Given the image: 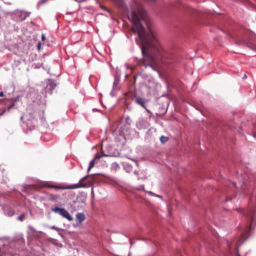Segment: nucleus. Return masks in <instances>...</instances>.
Wrapping results in <instances>:
<instances>
[{"instance_id":"f257e3e1","label":"nucleus","mask_w":256,"mask_h":256,"mask_svg":"<svg viewBox=\"0 0 256 256\" xmlns=\"http://www.w3.org/2000/svg\"><path fill=\"white\" fill-rule=\"evenodd\" d=\"M132 30L137 33L140 42L144 64L152 66L156 60L164 64H171L176 62V56L171 52L164 50L157 40L150 28L146 17V12L138 3L134 2L132 10Z\"/></svg>"},{"instance_id":"f03ea898","label":"nucleus","mask_w":256,"mask_h":256,"mask_svg":"<svg viewBox=\"0 0 256 256\" xmlns=\"http://www.w3.org/2000/svg\"><path fill=\"white\" fill-rule=\"evenodd\" d=\"M52 210L55 213L59 214L60 216L70 221L72 220V217L70 214L64 208L58 207L52 208Z\"/></svg>"},{"instance_id":"7ed1b4c3","label":"nucleus","mask_w":256,"mask_h":256,"mask_svg":"<svg viewBox=\"0 0 256 256\" xmlns=\"http://www.w3.org/2000/svg\"><path fill=\"white\" fill-rule=\"evenodd\" d=\"M84 186V184H76L70 186H69L68 187H67L66 188L57 186H54V185H51L49 184H45L43 185V187H46V188H54L56 190H62V189H64V188H68V189H73V188H77L80 187H83Z\"/></svg>"},{"instance_id":"20e7f679","label":"nucleus","mask_w":256,"mask_h":256,"mask_svg":"<svg viewBox=\"0 0 256 256\" xmlns=\"http://www.w3.org/2000/svg\"><path fill=\"white\" fill-rule=\"evenodd\" d=\"M248 216L250 220V228L251 230L253 228L256 224V210H251Z\"/></svg>"},{"instance_id":"39448f33","label":"nucleus","mask_w":256,"mask_h":256,"mask_svg":"<svg viewBox=\"0 0 256 256\" xmlns=\"http://www.w3.org/2000/svg\"><path fill=\"white\" fill-rule=\"evenodd\" d=\"M10 248L8 246H3L0 248V256H13L10 252Z\"/></svg>"},{"instance_id":"423d86ee","label":"nucleus","mask_w":256,"mask_h":256,"mask_svg":"<svg viewBox=\"0 0 256 256\" xmlns=\"http://www.w3.org/2000/svg\"><path fill=\"white\" fill-rule=\"evenodd\" d=\"M102 156L98 154H97L95 156V158L90 162V166L88 169V172L94 166V161L100 158Z\"/></svg>"},{"instance_id":"0eeeda50","label":"nucleus","mask_w":256,"mask_h":256,"mask_svg":"<svg viewBox=\"0 0 256 256\" xmlns=\"http://www.w3.org/2000/svg\"><path fill=\"white\" fill-rule=\"evenodd\" d=\"M136 102L137 104L141 106L142 108L146 109L145 106L146 100L144 99L141 98H136Z\"/></svg>"},{"instance_id":"6e6552de","label":"nucleus","mask_w":256,"mask_h":256,"mask_svg":"<svg viewBox=\"0 0 256 256\" xmlns=\"http://www.w3.org/2000/svg\"><path fill=\"white\" fill-rule=\"evenodd\" d=\"M76 218L79 220L80 222H83L85 220V216L82 213H78L76 216Z\"/></svg>"},{"instance_id":"1a4fd4ad","label":"nucleus","mask_w":256,"mask_h":256,"mask_svg":"<svg viewBox=\"0 0 256 256\" xmlns=\"http://www.w3.org/2000/svg\"><path fill=\"white\" fill-rule=\"evenodd\" d=\"M26 213H23L22 214H21L20 216H19L18 218V220L22 222L24 220L25 217L26 216Z\"/></svg>"},{"instance_id":"9d476101","label":"nucleus","mask_w":256,"mask_h":256,"mask_svg":"<svg viewBox=\"0 0 256 256\" xmlns=\"http://www.w3.org/2000/svg\"><path fill=\"white\" fill-rule=\"evenodd\" d=\"M96 174H92L87 175V176H84V178H81L80 180V183L82 182L83 181L85 180H86L89 177L94 176Z\"/></svg>"},{"instance_id":"9b49d317","label":"nucleus","mask_w":256,"mask_h":256,"mask_svg":"<svg viewBox=\"0 0 256 256\" xmlns=\"http://www.w3.org/2000/svg\"><path fill=\"white\" fill-rule=\"evenodd\" d=\"M168 140V138L166 136H161L160 138V140L162 143H164Z\"/></svg>"},{"instance_id":"f8f14e48","label":"nucleus","mask_w":256,"mask_h":256,"mask_svg":"<svg viewBox=\"0 0 256 256\" xmlns=\"http://www.w3.org/2000/svg\"><path fill=\"white\" fill-rule=\"evenodd\" d=\"M42 39L43 41L44 40L46 39L44 35V34H42Z\"/></svg>"},{"instance_id":"ddd939ff","label":"nucleus","mask_w":256,"mask_h":256,"mask_svg":"<svg viewBox=\"0 0 256 256\" xmlns=\"http://www.w3.org/2000/svg\"><path fill=\"white\" fill-rule=\"evenodd\" d=\"M40 46H41L40 42H39L38 43V50H40Z\"/></svg>"},{"instance_id":"4468645a","label":"nucleus","mask_w":256,"mask_h":256,"mask_svg":"<svg viewBox=\"0 0 256 256\" xmlns=\"http://www.w3.org/2000/svg\"><path fill=\"white\" fill-rule=\"evenodd\" d=\"M3 96H4V92H0V96L2 97Z\"/></svg>"},{"instance_id":"2eb2a0df","label":"nucleus","mask_w":256,"mask_h":256,"mask_svg":"<svg viewBox=\"0 0 256 256\" xmlns=\"http://www.w3.org/2000/svg\"><path fill=\"white\" fill-rule=\"evenodd\" d=\"M20 96H18L16 98H14V101L16 102L19 100Z\"/></svg>"},{"instance_id":"dca6fc26","label":"nucleus","mask_w":256,"mask_h":256,"mask_svg":"<svg viewBox=\"0 0 256 256\" xmlns=\"http://www.w3.org/2000/svg\"><path fill=\"white\" fill-rule=\"evenodd\" d=\"M146 0L149 2H154L156 1V0Z\"/></svg>"},{"instance_id":"f3484780","label":"nucleus","mask_w":256,"mask_h":256,"mask_svg":"<svg viewBox=\"0 0 256 256\" xmlns=\"http://www.w3.org/2000/svg\"><path fill=\"white\" fill-rule=\"evenodd\" d=\"M102 156H108V154H104L103 153V152H102Z\"/></svg>"},{"instance_id":"a211bd4d","label":"nucleus","mask_w":256,"mask_h":256,"mask_svg":"<svg viewBox=\"0 0 256 256\" xmlns=\"http://www.w3.org/2000/svg\"><path fill=\"white\" fill-rule=\"evenodd\" d=\"M144 186H140V188H139V190H144Z\"/></svg>"},{"instance_id":"6ab92c4d","label":"nucleus","mask_w":256,"mask_h":256,"mask_svg":"<svg viewBox=\"0 0 256 256\" xmlns=\"http://www.w3.org/2000/svg\"><path fill=\"white\" fill-rule=\"evenodd\" d=\"M52 228L56 230L57 228L55 226H53L52 227Z\"/></svg>"},{"instance_id":"aec40b11","label":"nucleus","mask_w":256,"mask_h":256,"mask_svg":"<svg viewBox=\"0 0 256 256\" xmlns=\"http://www.w3.org/2000/svg\"><path fill=\"white\" fill-rule=\"evenodd\" d=\"M14 106V103H13V104H12L10 106V107L8 108V109H10V108H12Z\"/></svg>"},{"instance_id":"412c9836","label":"nucleus","mask_w":256,"mask_h":256,"mask_svg":"<svg viewBox=\"0 0 256 256\" xmlns=\"http://www.w3.org/2000/svg\"><path fill=\"white\" fill-rule=\"evenodd\" d=\"M247 78V76L246 74H244V78Z\"/></svg>"},{"instance_id":"4be33fe9","label":"nucleus","mask_w":256,"mask_h":256,"mask_svg":"<svg viewBox=\"0 0 256 256\" xmlns=\"http://www.w3.org/2000/svg\"><path fill=\"white\" fill-rule=\"evenodd\" d=\"M234 186H236V184H233Z\"/></svg>"}]
</instances>
